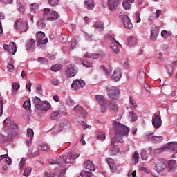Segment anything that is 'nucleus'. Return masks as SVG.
I'll list each match as a JSON object with an SVG mask.
<instances>
[{
  "label": "nucleus",
  "mask_w": 177,
  "mask_h": 177,
  "mask_svg": "<svg viewBox=\"0 0 177 177\" xmlns=\"http://www.w3.org/2000/svg\"><path fill=\"white\" fill-rule=\"evenodd\" d=\"M78 157H80V155L70 152L69 153L62 155L57 159V160L50 159L48 162L49 164H51V165H53V164H58L60 167H64L66 164H73L74 160L78 158Z\"/></svg>",
  "instance_id": "f257e3e1"
},
{
  "label": "nucleus",
  "mask_w": 177,
  "mask_h": 177,
  "mask_svg": "<svg viewBox=\"0 0 177 177\" xmlns=\"http://www.w3.org/2000/svg\"><path fill=\"white\" fill-rule=\"evenodd\" d=\"M113 128L116 135L119 136H128L129 133V128L120 122L113 121Z\"/></svg>",
  "instance_id": "f03ea898"
},
{
  "label": "nucleus",
  "mask_w": 177,
  "mask_h": 177,
  "mask_svg": "<svg viewBox=\"0 0 177 177\" xmlns=\"http://www.w3.org/2000/svg\"><path fill=\"white\" fill-rule=\"evenodd\" d=\"M106 89L108 92V97L111 99V100H118L121 97V91L118 87L108 86L106 87Z\"/></svg>",
  "instance_id": "7ed1b4c3"
},
{
  "label": "nucleus",
  "mask_w": 177,
  "mask_h": 177,
  "mask_svg": "<svg viewBox=\"0 0 177 177\" xmlns=\"http://www.w3.org/2000/svg\"><path fill=\"white\" fill-rule=\"evenodd\" d=\"M153 168L158 173L162 172L167 168V162L162 159H156L153 162Z\"/></svg>",
  "instance_id": "20e7f679"
},
{
  "label": "nucleus",
  "mask_w": 177,
  "mask_h": 177,
  "mask_svg": "<svg viewBox=\"0 0 177 177\" xmlns=\"http://www.w3.org/2000/svg\"><path fill=\"white\" fill-rule=\"evenodd\" d=\"M15 27L16 30H18L21 32H26L28 30V23L21 19H18L15 23Z\"/></svg>",
  "instance_id": "39448f33"
},
{
  "label": "nucleus",
  "mask_w": 177,
  "mask_h": 177,
  "mask_svg": "<svg viewBox=\"0 0 177 177\" xmlns=\"http://www.w3.org/2000/svg\"><path fill=\"white\" fill-rule=\"evenodd\" d=\"M77 67L75 65L69 64L66 66L65 69V74L68 78H73L77 75Z\"/></svg>",
  "instance_id": "423d86ee"
},
{
  "label": "nucleus",
  "mask_w": 177,
  "mask_h": 177,
  "mask_svg": "<svg viewBox=\"0 0 177 177\" xmlns=\"http://www.w3.org/2000/svg\"><path fill=\"white\" fill-rule=\"evenodd\" d=\"M86 83L82 80H74L71 84L72 89L75 91H78V89H81V88H84Z\"/></svg>",
  "instance_id": "0eeeda50"
},
{
  "label": "nucleus",
  "mask_w": 177,
  "mask_h": 177,
  "mask_svg": "<svg viewBox=\"0 0 177 177\" xmlns=\"http://www.w3.org/2000/svg\"><path fill=\"white\" fill-rule=\"evenodd\" d=\"M159 34H160V28H158V26L156 25H153L151 27L150 39H151V41H156Z\"/></svg>",
  "instance_id": "6e6552de"
},
{
  "label": "nucleus",
  "mask_w": 177,
  "mask_h": 177,
  "mask_svg": "<svg viewBox=\"0 0 177 177\" xmlns=\"http://www.w3.org/2000/svg\"><path fill=\"white\" fill-rule=\"evenodd\" d=\"M36 35L38 45H44V44H48V38L45 37V33L44 32H37Z\"/></svg>",
  "instance_id": "1a4fd4ad"
},
{
  "label": "nucleus",
  "mask_w": 177,
  "mask_h": 177,
  "mask_svg": "<svg viewBox=\"0 0 177 177\" xmlns=\"http://www.w3.org/2000/svg\"><path fill=\"white\" fill-rule=\"evenodd\" d=\"M118 5H120V0H108L107 7L111 12L117 10Z\"/></svg>",
  "instance_id": "9d476101"
},
{
  "label": "nucleus",
  "mask_w": 177,
  "mask_h": 177,
  "mask_svg": "<svg viewBox=\"0 0 177 177\" xmlns=\"http://www.w3.org/2000/svg\"><path fill=\"white\" fill-rule=\"evenodd\" d=\"M73 110L74 111L77 113L79 117H80L82 120H84V118L86 117V114H87L86 111L84 110V109L80 106V105H76L73 108Z\"/></svg>",
  "instance_id": "9b49d317"
},
{
  "label": "nucleus",
  "mask_w": 177,
  "mask_h": 177,
  "mask_svg": "<svg viewBox=\"0 0 177 177\" xmlns=\"http://www.w3.org/2000/svg\"><path fill=\"white\" fill-rule=\"evenodd\" d=\"M122 20L125 28H127V30H132V28H133V24L131 21V19H129V17L127 15H123Z\"/></svg>",
  "instance_id": "f8f14e48"
},
{
  "label": "nucleus",
  "mask_w": 177,
  "mask_h": 177,
  "mask_svg": "<svg viewBox=\"0 0 177 177\" xmlns=\"http://www.w3.org/2000/svg\"><path fill=\"white\" fill-rule=\"evenodd\" d=\"M121 77H122L121 69L116 68L111 76V80L115 82L120 81V80H121Z\"/></svg>",
  "instance_id": "ddd939ff"
},
{
  "label": "nucleus",
  "mask_w": 177,
  "mask_h": 177,
  "mask_svg": "<svg viewBox=\"0 0 177 177\" xmlns=\"http://www.w3.org/2000/svg\"><path fill=\"white\" fill-rule=\"evenodd\" d=\"M60 17V15L57 11H52L47 17L46 20L49 21H55V20H57Z\"/></svg>",
  "instance_id": "4468645a"
},
{
  "label": "nucleus",
  "mask_w": 177,
  "mask_h": 177,
  "mask_svg": "<svg viewBox=\"0 0 177 177\" xmlns=\"http://www.w3.org/2000/svg\"><path fill=\"white\" fill-rule=\"evenodd\" d=\"M162 124V121L161 120V118L160 115H155V118L152 121V125L154 128L158 129L161 127Z\"/></svg>",
  "instance_id": "2eb2a0df"
},
{
  "label": "nucleus",
  "mask_w": 177,
  "mask_h": 177,
  "mask_svg": "<svg viewBox=\"0 0 177 177\" xmlns=\"http://www.w3.org/2000/svg\"><path fill=\"white\" fill-rule=\"evenodd\" d=\"M61 131H70L71 129V124L68 120H65L61 122L59 124Z\"/></svg>",
  "instance_id": "dca6fc26"
},
{
  "label": "nucleus",
  "mask_w": 177,
  "mask_h": 177,
  "mask_svg": "<svg viewBox=\"0 0 177 177\" xmlns=\"http://www.w3.org/2000/svg\"><path fill=\"white\" fill-rule=\"evenodd\" d=\"M127 118L131 122H135V121H138V118H139V117L136 113L130 111L127 113Z\"/></svg>",
  "instance_id": "f3484780"
},
{
  "label": "nucleus",
  "mask_w": 177,
  "mask_h": 177,
  "mask_svg": "<svg viewBox=\"0 0 177 177\" xmlns=\"http://www.w3.org/2000/svg\"><path fill=\"white\" fill-rule=\"evenodd\" d=\"M83 165L86 168V169H88V171H92V172H95V171H96L95 165L93 164V162L89 160L84 162Z\"/></svg>",
  "instance_id": "a211bd4d"
},
{
  "label": "nucleus",
  "mask_w": 177,
  "mask_h": 177,
  "mask_svg": "<svg viewBox=\"0 0 177 177\" xmlns=\"http://www.w3.org/2000/svg\"><path fill=\"white\" fill-rule=\"evenodd\" d=\"M138 45V39L133 36H131L128 39V46L129 48H135Z\"/></svg>",
  "instance_id": "6ab92c4d"
},
{
  "label": "nucleus",
  "mask_w": 177,
  "mask_h": 177,
  "mask_svg": "<svg viewBox=\"0 0 177 177\" xmlns=\"http://www.w3.org/2000/svg\"><path fill=\"white\" fill-rule=\"evenodd\" d=\"M84 8L87 9V10H93V8H95L93 0H86L84 1Z\"/></svg>",
  "instance_id": "aec40b11"
},
{
  "label": "nucleus",
  "mask_w": 177,
  "mask_h": 177,
  "mask_svg": "<svg viewBox=\"0 0 177 177\" xmlns=\"http://www.w3.org/2000/svg\"><path fill=\"white\" fill-rule=\"evenodd\" d=\"M7 62L8 63L7 66V69L10 73H13L15 70V66H13V64H15V60H13V59L10 57H8Z\"/></svg>",
  "instance_id": "412c9836"
},
{
  "label": "nucleus",
  "mask_w": 177,
  "mask_h": 177,
  "mask_svg": "<svg viewBox=\"0 0 177 177\" xmlns=\"http://www.w3.org/2000/svg\"><path fill=\"white\" fill-rule=\"evenodd\" d=\"M8 52L10 55H15L17 52V46H16V43L12 42L8 45Z\"/></svg>",
  "instance_id": "4be33fe9"
},
{
  "label": "nucleus",
  "mask_w": 177,
  "mask_h": 177,
  "mask_svg": "<svg viewBox=\"0 0 177 177\" xmlns=\"http://www.w3.org/2000/svg\"><path fill=\"white\" fill-rule=\"evenodd\" d=\"M50 109V104L46 102H43L40 104L39 109L41 111H48Z\"/></svg>",
  "instance_id": "5701e85b"
},
{
  "label": "nucleus",
  "mask_w": 177,
  "mask_h": 177,
  "mask_svg": "<svg viewBox=\"0 0 177 177\" xmlns=\"http://www.w3.org/2000/svg\"><path fill=\"white\" fill-rule=\"evenodd\" d=\"M167 167L169 169V171H174L177 168V163L176 160H171L167 163Z\"/></svg>",
  "instance_id": "b1692460"
},
{
  "label": "nucleus",
  "mask_w": 177,
  "mask_h": 177,
  "mask_svg": "<svg viewBox=\"0 0 177 177\" xmlns=\"http://www.w3.org/2000/svg\"><path fill=\"white\" fill-rule=\"evenodd\" d=\"M108 106L109 110L111 111H113V113H117L118 111V104L115 102H108Z\"/></svg>",
  "instance_id": "393cba45"
},
{
  "label": "nucleus",
  "mask_w": 177,
  "mask_h": 177,
  "mask_svg": "<svg viewBox=\"0 0 177 177\" xmlns=\"http://www.w3.org/2000/svg\"><path fill=\"white\" fill-rule=\"evenodd\" d=\"M93 27L95 30H97V31H103V30H104V24L103 22L97 21L93 25Z\"/></svg>",
  "instance_id": "a878e982"
},
{
  "label": "nucleus",
  "mask_w": 177,
  "mask_h": 177,
  "mask_svg": "<svg viewBox=\"0 0 177 177\" xmlns=\"http://www.w3.org/2000/svg\"><path fill=\"white\" fill-rule=\"evenodd\" d=\"M62 131V129L60 128V126L59 124L55 125L51 129H50V133L51 135H57L60 133Z\"/></svg>",
  "instance_id": "bb28decb"
},
{
  "label": "nucleus",
  "mask_w": 177,
  "mask_h": 177,
  "mask_svg": "<svg viewBox=\"0 0 177 177\" xmlns=\"http://www.w3.org/2000/svg\"><path fill=\"white\" fill-rule=\"evenodd\" d=\"M32 102L35 104V109L36 110H39V107L41 106V100L38 97H34L32 98Z\"/></svg>",
  "instance_id": "cd10ccee"
},
{
  "label": "nucleus",
  "mask_w": 177,
  "mask_h": 177,
  "mask_svg": "<svg viewBox=\"0 0 177 177\" xmlns=\"http://www.w3.org/2000/svg\"><path fill=\"white\" fill-rule=\"evenodd\" d=\"M95 99L98 102L99 104H103L104 103H108V100L104 99V96L102 95H96Z\"/></svg>",
  "instance_id": "c85d7f7f"
},
{
  "label": "nucleus",
  "mask_w": 177,
  "mask_h": 177,
  "mask_svg": "<svg viewBox=\"0 0 177 177\" xmlns=\"http://www.w3.org/2000/svg\"><path fill=\"white\" fill-rule=\"evenodd\" d=\"M166 149H169L172 151L177 153V142H169L168 146L166 147Z\"/></svg>",
  "instance_id": "c756f323"
},
{
  "label": "nucleus",
  "mask_w": 177,
  "mask_h": 177,
  "mask_svg": "<svg viewBox=\"0 0 177 177\" xmlns=\"http://www.w3.org/2000/svg\"><path fill=\"white\" fill-rule=\"evenodd\" d=\"M28 155L30 158H35V157H38V156H39V150H37L33 151L32 149H30L28 150Z\"/></svg>",
  "instance_id": "7c9ffc66"
},
{
  "label": "nucleus",
  "mask_w": 177,
  "mask_h": 177,
  "mask_svg": "<svg viewBox=\"0 0 177 177\" xmlns=\"http://www.w3.org/2000/svg\"><path fill=\"white\" fill-rule=\"evenodd\" d=\"M109 153L112 156H115V154H118L120 153V147L118 145H114L112 148L109 149Z\"/></svg>",
  "instance_id": "2f4dec72"
},
{
  "label": "nucleus",
  "mask_w": 177,
  "mask_h": 177,
  "mask_svg": "<svg viewBox=\"0 0 177 177\" xmlns=\"http://www.w3.org/2000/svg\"><path fill=\"white\" fill-rule=\"evenodd\" d=\"M117 142H119V143H124V140L122 138H119L117 136H115L111 140V146H114Z\"/></svg>",
  "instance_id": "473e14b6"
},
{
  "label": "nucleus",
  "mask_w": 177,
  "mask_h": 177,
  "mask_svg": "<svg viewBox=\"0 0 177 177\" xmlns=\"http://www.w3.org/2000/svg\"><path fill=\"white\" fill-rule=\"evenodd\" d=\"M131 161L134 162L135 165L139 162V153L135 152L134 154L132 156Z\"/></svg>",
  "instance_id": "72a5a7b5"
},
{
  "label": "nucleus",
  "mask_w": 177,
  "mask_h": 177,
  "mask_svg": "<svg viewBox=\"0 0 177 177\" xmlns=\"http://www.w3.org/2000/svg\"><path fill=\"white\" fill-rule=\"evenodd\" d=\"M31 167H27L25 168L24 173L22 175L25 177H28L31 175V171H32Z\"/></svg>",
  "instance_id": "f704fd0d"
},
{
  "label": "nucleus",
  "mask_w": 177,
  "mask_h": 177,
  "mask_svg": "<svg viewBox=\"0 0 177 177\" xmlns=\"http://www.w3.org/2000/svg\"><path fill=\"white\" fill-rule=\"evenodd\" d=\"M111 49H112L113 52L115 53L116 55H118L120 53V47L118 46L115 45V44L112 43L111 44Z\"/></svg>",
  "instance_id": "c9c22d12"
},
{
  "label": "nucleus",
  "mask_w": 177,
  "mask_h": 177,
  "mask_svg": "<svg viewBox=\"0 0 177 177\" xmlns=\"http://www.w3.org/2000/svg\"><path fill=\"white\" fill-rule=\"evenodd\" d=\"M163 138L161 136H153L152 142L153 143H160L162 140Z\"/></svg>",
  "instance_id": "e433bc0d"
},
{
  "label": "nucleus",
  "mask_w": 177,
  "mask_h": 177,
  "mask_svg": "<svg viewBox=\"0 0 177 177\" xmlns=\"http://www.w3.org/2000/svg\"><path fill=\"white\" fill-rule=\"evenodd\" d=\"M17 8L19 12V13H24L26 12V8H24V6L21 4V3L17 2Z\"/></svg>",
  "instance_id": "4c0bfd02"
},
{
  "label": "nucleus",
  "mask_w": 177,
  "mask_h": 177,
  "mask_svg": "<svg viewBox=\"0 0 177 177\" xmlns=\"http://www.w3.org/2000/svg\"><path fill=\"white\" fill-rule=\"evenodd\" d=\"M30 10H32V12H34V13H37V12L39 10V7L38 6V3H32L30 6Z\"/></svg>",
  "instance_id": "58836bf2"
},
{
  "label": "nucleus",
  "mask_w": 177,
  "mask_h": 177,
  "mask_svg": "<svg viewBox=\"0 0 177 177\" xmlns=\"http://www.w3.org/2000/svg\"><path fill=\"white\" fill-rule=\"evenodd\" d=\"M107 106H109V102L100 104L101 113H106L107 111Z\"/></svg>",
  "instance_id": "ea45409f"
},
{
  "label": "nucleus",
  "mask_w": 177,
  "mask_h": 177,
  "mask_svg": "<svg viewBox=\"0 0 177 177\" xmlns=\"http://www.w3.org/2000/svg\"><path fill=\"white\" fill-rule=\"evenodd\" d=\"M60 114V111H55L50 115L51 120H57L59 118V115Z\"/></svg>",
  "instance_id": "a19ab883"
},
{
  "label": "nucleus",
  "mask_w": 177,
  "mask_h": 177,
  "mask_svg": "<svg viewBox=\"0 0 177 177\" xmlns=\"http://www.w3.org/2000/svg\"><path fill=\"white\" fill-rule=\"evenodd\" d=\"M122 6L125 10H129L132 8V6L131 5V3H129V2L127 1H124L122 2Z\"/></svg>",
  "instance_id": "79ce46f5"
},
{
  "label": "nucleus",
  "mask_w": 177,
  "mask_h": 177,
  "mask_svg": "<svg viewBox=\"0 0 177 177\" xmlns=\"http://www.w3.org/2000/svg\"><path fill=\"white\" fill-rule=\"evenodd\" d=\"M23 107L26 110H30V109H31V100H28L27 101H26L23 104Z\"/></svg>",
  "instance_id": "37998d69"
},
{
  "label": "nucleus",
  "mask_w": 177,
  "mask_h": 177,
  "mask_svg": "<svg viewBox=\"0 0 177 177\" xmlns=\"http://www.w3.org/2000/svg\"><path fill=\"white\" fill-rule=\"evenodd\" d=\"M81 117H79L77 118V121L79 123H80V125L82 127V128L84 129H86V128H88V124H86V123H85V122H84V120H81Z\"/></svg>",
  "instance_id": "c03bdc74"
},
{
  "label": "nucleus",
  "mask_w": 177,
  "mask_h": 177,
  "mask_svg": "<svg viewBox=\"0 0 177 177\" xmlns=\"http://www.w3.org/2000/svg\"><path fill=\"white\" fill-rule=\"evenodd\" d=\"M165 149H167V147H162L161 148H158L154 150V154L155 156H158V154H161L162 151H165Z\"/></svg>",
  "instance_id": "a18cd8bd"
},
{
  "label": "nucleus",
  "mask_w": 177,
  "mask_h": 177,
  "mask_svg": "<svg viewBox=\"0 0 177 177\" xmlns=\"http://www.w3.org/2000/svg\"><path fill=\"white\" fill-rule=\"evenodd\" d=\"M34 45H35V41L34 40V39H31L26 43V48L27 49H31V48L34 46Z\"/></svg>",
  "instance_id": "49530a36"
},
{
  "label": "nucleus",
  "mask_w": 177,
  "mask_h": 177,
  "mask_svg": "<svg viewBox=\"0 0 177 177\" xmlns=\"http://www.w3.org/2000/svg\"><path fill=\"white\" fill-rule=\"evenodd\" d=\"M37 24L39 30H44V28H45V26H46L45 21H44L43 19H41L40 21H39L37 22Z\"/></svg>",
  "instance_id": "de8ad7c7"
},
{
  "label": "nucleus",
  "mask_w": 177,
  "mask_h": 177,
  "mask_svg": "<svg viewBox=\"0 0 177 177\" xmlns=\"http://www.w3.org/2000/svg\"><path fill=\"white\" fill-rule=\"evenodd\" d=\"M82 64L85 67L89 68V67H93V64L86 59H84L82 61Z\"/></svg>",
  "instance_id": "09e8293b"
},
{
  "label": "nucleus",
  "mask_w": 177,
  "mask_h": 177,
  "mask_svg": "<svg viewBox=\"0 0 177 177\" xmlns=\"http://www.w3.org/2000/svg\"><path fill=\"white\" fill-rule=\"evenodd\" d=\"M129 104H130V107H133V109H136L138 107V105L136 104V102L132 97H130L129 98Z\"/></svg>",
  "instance_id": "8fccbe9b"
},
{
  "label": "nucleus",
  "mask_w": 177,
  "mask_h": 177,
  "mask_svg": "<svg viewBox=\"0 0 177 177\" xmlns=\"http://www.w3.org/2000/svg\"><path fill=\"white\" fill-rule=\"evenodd\" d=\"M100 70H102V71H104V73L106 74V75H111V71L106 68V67H104V66H100Z\"/></svg>",
  "instance_id": "3c124183"
},
{
  "label": "nucleus",
  "mask_w": 177,
  "mask_h": 177,
  "mask_svg": "<svg viewBox=\"0 0 177 177\" xmlns=\"http://www.w3.org/2000/svg\"><path fill=\"white\" fill-rule=\"evenodd\" d=\"M66 104L67 106H68V107H73V106H75V102H74V100H71V97H68L66 100Z\"/></svg>",
  "instance_id": "603ef678"
},
{
  "label": "nucleus",
  "mask_w": 177,
  "mask_h": 177,
  "mask_svg": "<svg viewBox=\"0 0 177 177\" xmlns=\"http://www.w3.org/2000/svg\"><path fill=\"white\" fill-rule=\"evenodd\" d=\"M27 136L28 138H34V130L31 128L27 129Z\"/></svg>",
  "instance_id": "864d4df0"
},
{
  "label": "nucleus",
  "mask_w": 177,
  "mask_h": 177,
  "mask_svg": "<svg viewBox=\"0 0 177 177\" xmlns=\"http://www.w3.org/2000/svg\"><path fill=\"white\" fill-rule=\"evenodd\" d=\"M12 89L15 92H17L20 89V84L19 82H14L12 84Z\"/></svg>",
  "instance_id": "5fc2aeb1"
},
{
  "label": "nucleus",
  "mask_w": 177,
  "mask_h": 177,
  "mask_svg": "<svg viewBox=\"0 0 177 177\" xmlns=\"http://www.w3.org/2000/svg\"><path fill=\"white\" fill-rule=\"evenodd\" d=\"M97 139L103 142L106 139V134L104 133H99L97 136Z\"/></svg>",
  "instance_id": "6e6d98bb"
},
{
  "label": "nucleus",
  "mask_w": 177,
  "mask_h": 177,
  "mask_svg": "<svg viewBox=\"0 0 177 177\" xmlns=\"http://www.w3.org/2000/svg\"><path fill=\"white\" fill-rule=\"evenodd\" d=\"M80 175L82 177H92L93 174L91 172H89V171H83L81 172Z\"/></svg>",
  "instance_id": "4d7b16f0"
},
{
  "label": "nucleus",
  "mask_w": 177,
  "mask_h": 177,
  "mask_svg": "<svg viewBox=\"0 0 177 177\" xmlns=\"http://www.w3.org/2000/svg\"><path fill=\"white\" fill-rule=\"evenodd\" d=\"M59 0H48L49 5L53 7L57 6L59 5Z\"/></svg>",
  "instance_id": "13d9d810"
},
{
  "label": "nucleus",
  "mask_w": 177,
  "mask_h": 177,
  "mask_svg": "<svg viewBox=\"0 0 177 177\" xmlns=\"http://www.w3.org/2000/svg\"><path fill=\"white\" fill-rule=\"evenodd\" d=\"M38 62L40 64H48V60L44 57H39Z\"/></svg>",
  "instance_id": "bf43d9fd"
},
{
  "label": "nucleus",
  "mask_w": 177,
  "mask_h": 177,
  "mask_svg": "<svg viewBox=\"0 0 177 177\" xmlns=\"http://www.w3.org/2000/svg\"><path fill=\"white\" fill-rule=\"evenodd\" d=\"M141 158L143 161H146V160H147L148 156L146 151L141 152Z\"/></svg>",
  "instance_id": "052dcab7"
},
{
  "label": "nucleus",
  "mask_w": 177,
  "mask_h": 177,
  "mask_svg": "<svg viewBox=\"0 0 177 177\" xmlns=\"http://www.w3.org/2000/svg\"><path fill=\"white\" fill-rule=\"evenodd\" d=\"M52 71H55V73H57V71H59L60 70V66L59 64L53 65L51 66Z\"/></svg>",
  "instance_id": "680f3d73"
},
{
  "label": "nucleus",
  "mask_w": 177,
  "mask_h": 177,
  "mask_svg": "<svg viewBox=\"0 0 177 177\" xmlns=\"http://www.w3.org/2000/svg\"><path fill=\"white\" fill-rule=\"evenodd\" d=\"M154 134V132H152L151 133H148V134H146L145 138L147 140H151V142H153V136Z\"/></svg>",
  "instance_id": "e2e57ef3"
},
{
  "label": "nucleus",
  "mask_w": 177,
  "mask_h": 177,
  "mask_svg": "<svg viewBox=\"0 0 177 177\" xmlns=\"http://www.w3.org/2000/svg\"><path fill=\"white\" fill-rule=\"evenodd\" d=\"M8 129H17V124L15 123V122H12L8 126Z\"/></svg>",
  "instance_id": "0e129e2a"
},
{
  "label": "nucleus",
  "mask_w": 177,
  "mask_h": 177,
  "mask_svg": "<svg viewBox=\"0 0 177 177\" xmlns=\"http://www.w3.org/2000/svg\"><path fill=\"white\" fill-rule=\"evenodd\" d=\"M45 176L46 177H56V176H57V173H55V172L45 173Z\"/></svg>",
  "instance_id": "69168bd1"
},
{
  "label": "nucleus",
  "mask_w": 177,
  "mask_h": 177,
  "mask_svg": "<svg viewBox=\"0 0 177 177\" xmlns=\"http://www.w3.org/2000/svg\"><path fill=\"white\" fill-rule=\"evenodd\" d=\"M10 123H12V121H10V118H7L5 120H4V125L6 127H7V128L9 127V126L10 125Z\"/></svg>",
  "instance_id": "338daca9"
},
{
  "label": "nucleus",
  "mask_w": 177,
  "mask_h": 177,
  "mask_svg": "<svg viewBox=\"0 0 177 177\" xmlns=\"http://www.w3.org/2000/svg\"><path fill=\"white\" fill-rule=\"evenodd\" d=\"M106 162L109 164V167H111L112 165H114V160L111 158H107Z\"/></svg>",
  "instance_id": "774afa93"
}]
</instances>
